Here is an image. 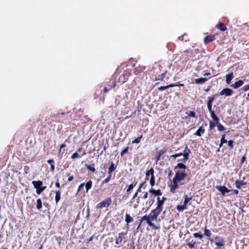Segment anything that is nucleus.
Listing matches in <instances>:
<instances>
[{
    "instance_id": "nucleus-41",
    "label": "nucleus",
    "mask_w": 249,
    "mask_h": 249,
    "mask_svg": "<svg viewBox=\"0 0 249 249\" xmlns=\"http://www.w3.org/2000/svg\"><path fill=\"white\" fill-rule=\"evenodd\" d=\"M86 167L88 170H89V171H91L92 172H94L95 171V169L94 167H92L89 165H87Z\"/></svg>"
},
{
    "instance_id": "nucleus-14",
    "label": "nucleus",
    "mask_w": 249,
    "mask_h": 249,
    "mask_svg": "<svg viewBox=\"0 0 249 249\" xmlns=\"http://www.w3.org/2000/svg\"><path fill=\"white\" fill-rule=\"evenodd\" d=\"M162 210L158 208H156L154 210H153L151 212V214H154L155 215H156V216H158V215L160 214V213L161 212Z\"/></svg>"
},
{
    "instance_id": "nucleus-55",
    "label": "nucleus",
    "mask_w": 249,
    "mask_h": 249,
    "mask_svg": "<svg viewBox=\"0 0 249 249\" xmlns=\"http://www.w3.org/2000/svg\"><path fill=\"white\" fill-rule=\"evenodd\" d=\"M137 195H138V193H137V192H136V193L134 194V195H133V196L132 199H134L136 197H137Z\"/></svg>"
},
{
    "instance_id": "nucleus-20",
    "label": "nucleus",
    "mask_w": 249,
    "mask_h": 249,
    "mask_svg": "<svg viewBox=\"0 0 249 249\" xmlns=\"http://www.w3.org/2000/svg\"><path fill=\"white\" fill-rule=\"evenodd\" d=\"M154 175V170L153 168L150 169L149 170L147 171L145 173L146 175V179H148V177L150 175L152 177V175Z\"/></svg>"
},
{
    "instance_id": "nucleus-17",
    "label": "nucleus",
    "mask_w": 249,
    "mask_h": 249,
    "mask_svg": "<svg viewBox=\"0 0 249 249\" xmlns=\"http://www.w3.org/2000/svg\"><path fill=\"white\" fill-rule=\"evenodd\" d=\"M122 240H123V234L122 233H119L118 237H117L115 239V243L116 244H119L120 243H121Z\"/></svg>"
},
{
    "instance_id": "nucleus-46",
    "label": "nucleus",
    "mask_w": 249,
    "mask_h": 249,
    "mask_svg": "<svg viewBox=\"0 0 249 249\" xmlns=\"http://www.w3.org/2000/svg\"><path fill=\"white\" fill-rule=\"evenodd\" d=\"M215 126V124L211 122L210 123L209 127L210 130H212Z\"/></svg>"
},
{
    "instance_id": "nucleus-24",
    "label": "nucleus",
    "mask_w": 249,
    "mask_h": 249,
    "mask_svg": "<svg viewBox=\"0 0 249 249\" xmlns=\"http://www.w3.org/2000/svg\"><path fill=\"white\" fill-rule=\"evenodd\" d=\"M60 193L61 192L59 190L55 192V200L56 203H57L60 199Z\"/></svg>"
},
{
    "instance_id": "nucleus-36",
    "label": "nucleus",
    "mask_w": 249,
    "mask_h": 249,
    "mask_svg": "<svg viewBox=\"0 0 249 249\" xmlns=\"http://www.w3.org/2000/svg\"><path fill=\"white\" fill-rule=\"evenodd\" d=\"M221 143L219 145L220 147H221L222 144L224 143H226L227 142V140L225 139V135H223L222 138H221Z\"/></svg>"
},
{
    "instance_id": "nucleus-18",
    "label": "nucleus",
    "mask_w": 249,
    "mask_h": 249,
    "mask_svg": "<svg viewBox=\"0 0 249 249\" xmlns=\"http://www.w3.org/2000/svg\"><path fill=\"white\" fill-rule=\"evenodd\" d=\"M235 187L237 189H240L242 186L245 185L246 183H244L243 181L237 180L235 181Z\"/></svg>"
},
{
    "instance_id": "nucleus-3",
    "label": "nucleus",
    "mask_w": 249,
    "mask_h": 249,
    "mask_svg": "<svg viewBox=\"0 0 249 249\" xmlns=\"http://www.w3.org/2000/svg\"><path fill=\"white\" fill-rule=\"evenodd\" d=\"M187 174L181 171H178L176 172L175 177L173 179L175 180L177 182L181 181L186 177Z\"/></svg>"
},
{
    "instance_id": "nucleus-22",
    "label": "nucleus",
    "mask_w": 249,
    "mask_h": 249,
    "mask_svg": "<svg viewBox=\"0 0 249 249\" xmlns=\"http://www.w3.org/2000/svg\"><path fill=\"white\" fill-rule=\"evenodd\" d=\"M133 220V219L132 217H131L129 214H126L125 216V221L127 223H129L132 222Z\"/></svg>"
},
{
    "instance_id": "nucleus-42",
    "label": "nucleus",
    "mask_w": 249,
    "mask_h": 249,
    "mask_svg": "<svg viewBox=\"0 0 249 249\" xmlns=\"http://www.w3.org/2000/svg\"><path fill=\"white\" fill-rule=\"evenodd\" d=\"M233 142H234L232 140H230L228 142V146L230 147L231 148L233 147Z\"/></svg>"
},
{
    "instance_id": "nucleus-60",
    "label": "nucleus",
    "mask_w": 249,
    "mask_h": 249,
    "mask_svg": "<svg viewBox=\"0 0 249 249\" xmlns=\"http://www.w3.org/2000/svg\"><path fill=\"white\" fill-rule=\"evenodd\" d=\"M141 191V189L139 187L138 189L137 190V192L138 193V192H140Z\"/></svg>"
},
{
    "instance_id": "nucleus-28",
    "label": "nucleus",
    "mask_w": 249,
    "mask_h": 249,
    "mask_svg": "<svg viewBox=\"0 0 249 249\" xmlns=\"http://www.w3.org/2000/svg\"><path fill=\"white\" fill-rule=\"evenodd\" d=\"M187 168L186 166L183 163H178L175 167V169H176L177 168L179 169H186Z\"/></svg>"
},
{
    "instance_id": "nucleus-63",
    "label": "nucleus",
    "mask_w": 249,
    "mask_h": 249,
    "mask_svg": "<svg viewBox=\"0 0 249 249\" xmlns=\"http://www.w3.org/2000/svg\"><path fill=\"white\" fill-rule=\"evenodd\" d=\"M234 193L236 194H237L238 193V190H234Z\"/></svg>"
},
{
    "instance_id": "nucleus-6",
    "label": "nucleus",
    "mask_w": 249,
    "mask_h": 249,
    "mask_svg": "<svg viewBox=\"0 0 249 249\" xmlns=\"http://www.w3.org/2000/svg\"><path fill=\"white\" fill-rule=\"evenodd\" d=\"M166 199V198L165 197H162L161 199L160 198V197H158L157 208L162 210V206Z\"/></svg>"
},
{
    "instance_id": "nucleus-32",
    "label": "nucleus",
    "mask_w": 249,
    "mask_h": 249,
    "mask_svg": "<svg viewBox=\"0 0 249 249\" xmlns=\"http://www.w3.org/2000/svg\"><path fill=\"white\" fill-rule=\"evenodd\" d=\"M142 135H141L140 137H137L136 139H135L134 141H133L132 142L133 143H139L140 141H141V139H142Z\"/></svg>"
},
{
    "instance_id": "nucleus-11",
    "label": "nucleus",
    "mask_w": 249,
    "mask_h": 249,
    "mask_svg": "<svg viewBox=\"0 0 249 249\" xmlns=\"http://www.w3.org/2000/svg\"><path fill=\"white\" fill-rule=\"evenodd\" d=\"M32 184L36 189H40L42 188V182L41 181H33Z\"/></svg>"
},
{
    "instance_id": "nucleus-43",
    "label": "nucleus",
    "mask_w": 249,
    "mask_h": 249,
    "mask_svg": "<svg viewBox=\"0 0 249 249\" xmlns=\"http://www.w3.org/2000/svg\"><path fill=\"white\" fill-rule=\"evenodd\" d=\"M133 187H134V185L132 184H130L128 186L127 189L126 190V192L127 193L129 192L131 190L133 189Z\"/></svg>"
},
{
    "instance_id": "nucleus-40",
    "label": "nucleus",
    "mask_w": 249,
    "mask_h": 249,
    "mask_svg": "<svg viewBox=\"0 0 249 249\" xmlns=\"http://www.w3.org/2000/svg\"><path fill=\"white\" fill-rule=\"evenodd\" d=\"M193 235L194 237H195L196 238H199L200 239H201L202 238V235L199 233H194L193 234Z\"/></svg>"
},
{
    "instance_id": "nucleus-4",
    "label": "nucleus",
    "mask_w": 249,
    "mask_h": 249,
    "mask_svg": "<svg viewBox=\"0 0 249 249\" xmlns=\"http://www.w3.org/2000/svg\"><path fill=\"white\" fill-rule=\"evenodd\" d=\"M111 203V199L110 197H108L100 203H98L97 205V208H102L104 207H108Z\"/></svg>"
},
{
    "instance_id": "nucleus-39",
    "label": "nucleus",
    "mask_w": 249,
    "mask_h": 249,
    "mask_svg": "<svg viewBox=\"0 0 249 249\" xmlns=\"http://www.w3.org/2000/svg\"><path fill=\"white\" fill-rule=\"evenodd\" d=\"M149 216H150V221H153V220H157V216H156V215H155L154 214H151V213L150 214V215H149Z\"/></svg>"
},
{
    "instance_id": "nucleus-1",
    "label": "nucleus",
    "mask_w": 249,
    "mask_h": 249,
    "mask_svg": "<svg viewBox=\"0 0 249 249\" xmlns=\"http://www.w3.org/2000/svg\"><path fill=\"white\" fill-rule=\"evenodd\" d=\"M191 151L187 149V146H186L184 153H179L172 155L171 157L174 159H176L177 157L183 156L184 157L183 162H185L189 159V155L190 154Z\"/></svg>"
},
{
    "instance_id": "nucleus-56",
    "label": "nucleus",
    "mask_w": 249,
    "mask_h": 249,
    "mask_svg": "<svg viewBox=\"0 0 249 249\" xmlns=\"http://www.w3.org/2000/svg\"><path fill=\"white\" fill-rule=\"evenodd\" d=\"M51 170L53 171L54 169V165L53 164H51Z\"/></svg>"
},
{
    "instance_id": "nucleus-48",
    "label": "nucleus",
    "mask_w": 249,
    "mask_h": 249,
    "mask_svg": "<svg viewBox=\"0 0 249 249\" xmlns=\"http://www.w3.org/2000/svg\"><path fill=\"white\" fill-rule=\"evenodd\" d=\"M128 147H126L125 148L122 152L121 153V155L123 156L124 155V154H125V153H126L128 151Z\"/></svg>"
},
{
    "instance_id": "nucleus-5",
    "label": "nucleus",
    "mask_w": 249,
    "mask_h": 249,
    "mask_svg": "<svg viewBox=\"0 0 249 249\" xmlns=\"http://www.w3.org/2000/svg\"><path fill=\"white\" fill-rule=\"evenodd\" d=\"M141 221H146L147 222L148 225L150 227H152L153 229H154L155 230H158V229H160L159 227L156 226L153 223L151 222V221H150V216H149V215H146L142 216L141 218Z\"/></svg>"
},
{
    "instance_id": "nucleus-19",
    "label": "nucleus",
    "mask_w": 249,
    "mask_h": 249,
    "mask_svg": "<svg viewBox=\"0 0 249 249\" xmlns=\"http://www.w3.org/2000/svg\"><path fill=\"white\" fill-rule=\"evenodd\" d=\"M214 39V37L212 36H208L204 38V43L207 44Z\"/></svg>"
},
{
    "instance_id": "nucleus-62",
    "label": "nucleus",
    "mask_w": 249,
    "mask_h": 249,
    "mask_svg": "<svg viewBox=\"0 0 249 249\" xmlns=\"http://www.w3.org/2000/svg\"><path fill=\"white\" fill-rule=\"evenodd\" d=\"M161 155V153L160 154L159 156H158V157L157 159V161H158L160 159V157Z\"/></svg>"
},
{
    "instance_id": "nucleus-21",
    "label": "nucleus",
    "mask_w": 249,
    "mask_h": 249,
    "mask_svg": "<svg viewBox=\"0 0 249 249\" xmlns=\"http://www.w3.org/2000/svg\"><path fill=\"white\" fill-rule=\"evenodd\" d=\"M149 192L157 196H160L161 195V193L160 190H155L153 189H151L149 190Z\"/></svg>"
},
{
    "instance_id": "nucleus-52",
    "label": "nucleus",
    "mask_w": 249,
    "mask_h": 249,
    "mask_svg": "<svg viewBox=\"0 0 249 249\" xmlns=\"http://www.w3.org/2000/svg\"><path fill=\"white\" fill-rule=\"evenodd\" d=\"M246 157L245 156H244L243 157H242V158H241V164H243V162H244L245 159H246Z\"/></svg>"
},
{
    "instance_id": "nucleus-58",
    "label": "nucleus",
    "mask_w": 249,
    "mask_h": 249,
    "mask_svg": "<svg viewBox=\"0 0 249 249\" xmlns=\"http://www.w3.org/2000/svg\"><path fill=\"white\" fill-rule=\"evenodd\" d=\"M55 186L57 188L60 187V184L58 182H56L55 183Z\"/></svg>"
},
{
    "instance_id": "nucleus-51",
    "label": "nucleus",
    "mask_w": 249,
    "mask_h": 249,
    "mask_svg": "<svg viewBox=\"0 0 249 249\" xmlns=\"http://www.w3.org/2000/svg\"><path fill=\"white\" fill-rule=\"evenodd\" d=\"M85 186V184L84 183H81L79 187H78V191H79V190H80L81 189H82V188H84V186Z\"/></svg>"
},
{
    "instance_id": "nucleus-37",
    "label": "nucleus",
    "mask_w": 249,
    "mask_h": 249,
    "mask_svg": "<svg viewBox=\"0 0 249 249\" xmlns=\"http://www.w3.org/2000/svg\"><path fill=\"white\" fill-rule=\"evenodd\" d=\"M204 234L205 235H206L208 237H210L211 235V233L210 231L209 230H207L206 229H205L204 230Z\"/></svg>"
},
{
    "instance_id": "nucleus-9",
    "label": "nucleus",
    "mask_w": 249,
    "mask_h": 249,
    "mask_svg": "<svg viewBox=\"0 0 249 249\" xmlns=\"http://www.w3.org/2000/svg\"><path fill=\"white\" fill-rule=\"evenodd\" d=\"M209 101L207 103V107L208 109L210 112L213 111V110L212 109V102L213 101L214 98L213 97H209Z\"/></svg>"
},
{
    "instance_id": "nucleus-2",
    "label": "nucleus",
    "mask_w": 249,
    "mask_h": 249,
    "mask_svg": "<svg viewBox=\"0 0 249 249\" xmlns=\"http://www.w3.org/2000/svg\"><path fill=\"white\" fill-rule=\"evenodd\" d=\"M184 201L183 202V205H178L177 207V209L179 212H183L184 210L187 209V205L188 203L192 199V197H189L187 195H185L184 196Z\"/></svg>"
},
{
    "instance_id": "nucleus-23",
    "label": "nucleus",
    "mask_w": 249,
    "mask_h": 249,
    "mask_svg": "<svg viewBox=\"0 0 249 249\" xmlns=\"http://www.w3.org/2000/svg\"><path fill=\"white\" fill-rule=\"evenodd\" d=\"M205 130L202 127H200L196 133V135L198 136H201V134L204 133Z\"/></svg>"
},
{
    "instance_id": "nucleus-57",
    "label": "nucleus",
    "mask_w": 249,
    "mask_h": 249,
    "mask_svg": "<svg viewBox=\"0 0 249 249\" xmlns=\"http://www.w3.org/2000/svg\"><path fill=\"white\" fill-rule=\"evenodd\" d=\"M73 177L72 176H71L69 178L68 181H71L73 179Z\"/></svg>"
},
{
    "instance_id": "nucleus-50",
    "label": "nucleus",
    "mask_w": 249,
    "mask_h": 249,
    "mask_svg": "<svg viewBox=\"0 0 249 249\" xmlns=\"http://www.w3.org/2000/svg\"><path fill=\"white\" fill-rule=\"evenodd\" d=\"M172 86H173V85H170L169 86H167V87H160L159 88V89L160 90H162L163 89H165L168 88V87H171Z\"/></svg>"
},
{
    "instance_id": "nucleus-35",
    "label": "nucleus",
    "mask_w": 249,
    "mask_h": 249,
    "mask_svg": "<svg viewBox=\"0 0 249 249\" xmlns=\"http://www.w3.org/2000/svg\"><path fill=\"white\" fill-rule=\"evenodd\" d=\"M217 124H217L218 130L219 131H223L225 129L224 127L221 124H220L219 123H217Z\"/></svg>"
},
{
    "instance_id": "nucleus-38",
    "label": "nucleus",
    "mask_w": 249,
    "mask_h": 249,
    "mask_svg": "<svg viewBox=\"0 0 249 249\" xmlns=\"http://www.w3.org/2000/svg\"><path fill=\"white\" fill-rule=\"evenodd\" d=\"M46 189V187H42L40 189H36V192L37 194H40L43 191H44Z\"/></svg>"
},
{
    "instance_id": "nucleus-30",
    "label": "nucleus",
    "mask_w": 249,
    "mask_h": 249,
    "mask_svg": "<svg viewBox=\"0 0 249 249\" xmlns=\"http://www.w3.org/2000/svg\"><path fill=\"white\" fill-rule=\"evenodd\" d=\"M80 151H81V149L79 148L75 153H74L72 154L71 158L72 159H74L76 158L80 157V156H79V155L78 154V152H80Z\"/></svg>"
},
{
    "instance_id": "nucleus-27",
    "label": "nucleus",
    "mask_w": 249,
    "mask_h": 249,
    "mask_svg": "<svg viewBox=\"0 0 249 249\" xmlns=\"http://www.w3.org/2000/svg\"><path fill=\"white\" fill-rule=\"evenodd\" d=\"M42 208V201L40 199L38 198L36 200V208L37 210H40Z\"/></svg>"
},
{
    "instance_id": "nucleus-44",
    "label": "nucleus",
    "mask_w": 249,
    "mask_h": 249,
    "mask_svg": "<svg viewBox=\"0 0 249 249\" xmlns=\"http://www.w3.org/2000/svg\"><path fill=\"white\" fill-rule=\"evenodd\" d=\"M111 174H109V176L106 179H105L104 181H103V183H107L110 179V178H111Z\"/></svg>"
},
{
    "instance_id": "nucleus-47",
    "label": "nucleus",
    "mask_w": 249,
    "mask_h": 249,
    "mask_svg": "<svg viewBox=\"0 0 249 249\" xmlns=\"http://www.w3.org/2000/svg\"><path fill=\"white\" fill-rule=\"evenodd\" d=\"M243 91H247L249 89V84L248 85L244 86L242 88Z\"/></svg>"
},
{
    "instance_id": "nucleus-64",
    "label": "nucleus",
    "mask_w": 249,
    "mask_h": 249,
    "mask_svg": "<svg viewBox=\"0 0 249 249\" xmlns=\"http://www.w3.org/2000/svg\"><path fill=\"white\" fill-rule=\"evenodd\" d=\"M92 239H93V237H92V236H91V237L89 238V241H91V240H92Z\"/></svg>"
},
{
    "instance_id": "nucleus-8",
    "label": "nucleus",
    "mask_w": 249,
    "mask_h": 249,
    "mask_svg": "<svg viewBox=\"0 0 249 249\" xmlns=\"http://www.w3.org/2000/svg\"><path fill=\"white\" fill-rule=\"evenodd\" d=\"M224 241L223 239L219 237L215 238V244L218 247H222L224 246Z\"/></svg>"
},
{
    "instance_id": "nucleus-34",
    "label": "nucleus",
    "mask_w": 249,
    "mask_h": 249,
    "mask_svg": "<svg viewBox=\"0 0 249 249\" xmlns=\"http://www.w3.org/2000/svg\"><path fill=\"white\" fill-rule=\"evenodd\" d=\"M195 244L196 242L195 241H192L191 242L188 243V246H189V248L193 249L194 248Z\"/></svg>"
},
{
    "instance_id": "nucleus-59",
    "label": "nucleus",
    "mask_w": 249,
    "mask_h": 249,
    "mask_svg": "<svg viewBox=\"0 0 249 249\" xmlns=\"http://www.w3.org/2000/svg\"><path fill=\"white\" fill-rule=\"evenodd\" d=\"M210 74L209 72H206L204 74V76H209Z\"/></svg>"
},
{
    "instance_id": "nucleus-13",
    "label": "nucleus",
    "mask_w": 249,
    "mask_h": 249,
    "mask_svg": "<svg viewBox=\"0 0 249 249\" xmlns=\"http://www.w3.org/2000/svg\"><path fill=\"white\" fill-rule=\"evenodd\" d=\"M216 27L221 31H225L227 28L226 26L222 23H219L216 25Z\"/></svg>"
},
{
    "instance_id": "nucleus-33",
    "label": "nucleus",
    "mask_w": 249,
    "mask_h": 249,
    "mask_svg": "<svg viewBox=\"0 0 249 249\" xmlns=\"http://www.w3.org/2000/svg\"><path fill=\"white\" fill-rule=\"evenodd\" d=\"M231 90L229 89H224L222 91H221L220 93H231Z\"/></svg>"
},
{
    "instance_id": "nucleus-61",
    "label": "nucleus",
    "mask_w": 249,
    "mask_h": 249,
    "mask_svg": "<svg viewBox=\"0 0 249 249\" xmlns=\"http://www.w3.org/2000/svg\"><path fill=\"white\" fill-rule=\"evenodd\" d=\"M144 183V182L141 183L139 186V188H140L141 189Z\"/></svg>"
},
{
    "instance_id": "nucleus-29",
    "label": "nucleus",
    "mask_w": 249,
    "mask_h": 249,
    "mask_svg": "<svg viewBox=\"0 0 249 249\" xmlns=\"http://www.w3.org/2000/svg\"><path fill=\"white\" fill-rule=\"evenodd\" d=\"M92 181L89 180L87 182L85 185L87 192H88L89 190L90 189L92 186Z\"/></svg>"
},
{
    "instance_id": "nucleus-12",
    "label": "nucleus",
    "mask_w": 249,
    "mask_h": 249,
    "mask_svg": "<svg viewBox=\"0 0 249 249\" xmlns=\"http://www.w3.org/2000/svg\"><path fill=\"white\" fill-rule=\"evenodd\" d=\"M234 75L233 73H230L226 76V83L228 84H230L231 80L233 78Z\"/></svg>"
},
{
    "instance_id": "nucleus-53",
    "label": "nucleus",
    "mask_w": 249,
    "mask_h": 249,
    "mask_svg": "<svg viewBox=\"0 0 249 249\" xmlns=\"http://www.w3.org/2000/svg\"><path fill=\"white\" fill-rule=\"evenodd\" d=\"M66 146V145L65 144V143H63V144H62L61 145H60V150H59V152L61 151V149L62 148H63L64 147H65Z\"/></svg>"
},
{
    "instance_id": "nucleus-15",
    "label": "nucleus",
    "mask_w": 249,
    "mask_h": 249,
    "mask_svg": "<svg viewBox=\"0 0 249 249\" xmlns=\"http://www.w3.org/2000/svg\"><path fill=\"white\" fill-rule=\"evenodd\" d=\"M178 182L176 181L175 180L173 179V185L171 186V191L172 192H173L178 188Z\"/></svg>"
},
{
    "instance_id": "nucleus-49",
    "label": "nucleus",
    "mask_w": 249,
    "mask_h": 249,
    "mask_svg": "<svg viewBox=\"0 0 249 249\" xmlns=\"http://www.w3.org/2000/svg\"><path fill=\"white\" fill-rule=\"evenodd\" d=\"M142 194H143L142 198L144 199L147 198V196H148V193L147 192H143Z\"/></svg>"
},
{
    "instance_id": "nucleus-31",
    "label": "nucleus",
    "mask_w": 249,
    "mask_h": 249,
    "mask_svg": "<svg viewBox=\"0 0 249 249\" xmlns=\"http://www.w3.org/2000/svg\"><path fill=\"white\" fill-rule=\"evenodd\" d=\"M150 184L152 186H154L155 184V177L153 174L150 179Z\"/></svg>"
},
{
    "instance_id": "nucleus-16",
    "label": "nucleus",
    "mask_w": 249,
    "mask_h": 249,
    "mask_svg": "<svg viewBox=\"0 0 249 249\" xmlns=\"http://www.w3.org/2000/svg\"><path fill=\"white\" fill-rule=\"evenodd\" d=\"M207 80V79L206 78H199L196 79L195 80V82L196 84H201L204 83L205 82H206Z\"/></svg>"
},
{
    "instance_id": "nucleus-26",
    "label": "nucleus",
    "mask_w": 249,
    "mask_h": 249,
    "mask_svg": "<svg viewBox=\"0 0 249 249\" xmlns=\"http://www.w3.org/2000/svg\"><path fill=\"white\" fill-rule=\"evenodd\" d=\"M115 169V167L114 166V163L112 162L111 163V164L108 168V174H111V173Z\"/></svg>"
},
{
    "instance_id": "nucleus-7",
    "label": "nucleus",
    "mask_w": 249,
    "mask_h": 249,
    "mask_svg": "<svg viewBox=\"0 0 249 249\" xmlns=\"http://www.w3.org/2000/svg\"><path fill=\"white\" fill-rule=\"evenodd\" d=\"M216 188L221 193L223 196H224L225 193H227L230 192V190L224 186H217Z\"/></svg>"
},
{
    "instance_id": "nucleus-54",
    "label": "nucleus",
    "mask_w": 249,
    "mask_h": 249,
    "mask_svg": "<svg viewBox=\"0 0 249 249\" xmlns=\"http://www.w3.org/2000/svg\"><path fill=\"white\" fill-rule=\"evenodd\" d=\"M48 162L49 163H50V164H52V163H53L54 161H53V160H52V159H51V160H48Z\"/></svg>"
},
{
    "instance_id": "nucleus-45",
    "label": "nucleus",
    "mask_w": 249,
    "mask_h": 249,
    "mask_svg": "<svg viewBox=\"0 0 249 249\" xmlns=\"http://www.w3.org/2000/svg\"><path fill=\"white\" fill-rule=\"evenodd\" d=\"M188 116H190V117H196V114L194 112V111H190L189 113H188Z\"/></svg>"
},
{
    "instance_id": "nucleus-10",
    "label": "nucleus",
    "mask_w": 249,
    "mask_h": 249,
    "mask_svg": "<svg viewBox=\"0 0 249 249\" xmlns=\"http://www.w3.org/2000/svg\"><path fill=\"white\" fill-rule=\"evenodd\" d=\"M244 84L243 81L241 80H239L238 81L235 82L234 84H233L231 85V87L234 88V89H237L239 87L242 86Z\"/></svg>"
},
{
    "instance_id": "nucleus-25",
    "label": "nucleus",
    "mask_w": 249,
    "mask_h": 249,
    "mask_svg": "<svg viewBox=\"0 0 249 249\" xmlns=\"http://www.w3.org/2000/svg\"><path fill=\"white\" fill-rule=\"evenodd\" d=\"M211 113V116L212 118V119H213V120L214 121H215L217 123H218L219 122V119L215 115V114H214V111H212L210 112Z\"/></svg>"
}]
</instances>
